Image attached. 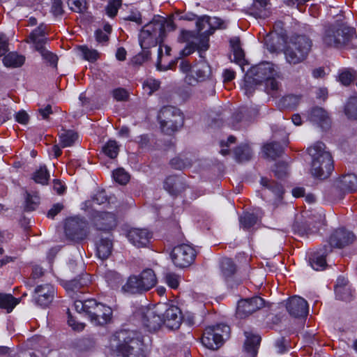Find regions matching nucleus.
Wrapping results in <instances>:
<instances>
[{"mask_svg":"<svg viewBox=\"0 0 357 357\" xmlns=\"http://www.w3.org/2000/svg\"><path fill=\"white\" fill-rule=\"evenodd\" d=\"M174 29L175 25L172 20L160 16L153 18L140 31L139 40L143 52L136 56V59L138 61L142 58V61L147 60L150 56V52L148 50L159 44L158 59L160 60L162 55V43L166 37V31Z\"/></svg>","mask_w":357,"mask_h":357,"instance_id":"nucleus-1","label":"nucleus"},{"mask_svg":"<svg viewBox=\"0 0 357 357\" xmlns=\"http://www.w3.org/2000/svg\"><path fill=\"white\" fill-rule=\"evenodd\" d=\"M158 119L163 132L172 135L183 124V117L181 111L174 107H162L158 114Z\"/></svg>","mask_w":357,"mask_h":357,"instance_id":"nucleus-2","label":"nucleus"},{"mask_svg":"<svg viewBox=\"0 0 357 357\" xmlns=\"http://www.w3.org/2000/svg\"><path fill=\"white\" fill-rule=\"evenodd\" d=\"M354 35V29L349 26L329 27L326 30L324 42L328 46L340 47L348 44Z\"/></svg>","mask_w":357,"mask_h":357,"instance_id":"nucleus-3","label":"nucleus"},{"mask_svg":"<svg viewBox=\"0 0 357 357\" xmlns=\"http://www.w3.org/2000/svg\"><path fill=\"white\" fill-rule=\"evenodd\" d=\"M229 333L230 328L225 324L207 327L204 331L202 342L208 349H218L222 346L224 337H228Z\"/></svg>","mask_w":357,"mask_h":357,"instance_id":"nucleus-4","label":"nucleus"},{"mask_svg":"<svg viewBox=\"0 0 357 357\" xmlns=\"http://www.w3.org/2000/svg\"><path fill=\"white\" fill-rule=\"evenodd\" d=\"M196 252L189 245L181 244L174 248L171 257L174 265L183 268L190 266L195 259Z\"/></svg>","mask_w":357,"mask_h":357,"instance_id":"nucleus-5","label":"nucleus"},{"mask_svg":"<svg viewBox=\"0 0 357 357\" xmlns=\"http://www.w3.org/2000/svg\"><path fill=\"white\" fill-rule=\"evenodd\" d=\"M143 344L138 338L128 335L117 349L116 357H144Z\"/></svg>","mask_w":357,"mask_h":357,"instance_id":"nucleus-6","label":"nucleus"},{"mask_svg":"<svg viewBox=\"0 0 357 357\" xmlns=\"http://www.w3.org/2000/svg\"><path fill=\"white\" fill-rule=\"evenodd\" d=\"M65 234L70 240H82L88 235L87 223L78 218L67 219L65 224Z\"/></svg>","mask_w":357,"mask_h":357,"instance_id":"nucleus-7","label":"nucleus"},{"mask_svg":"<svg viewBox=\"0 0 357 357\" xmlns=\"http://www.w3.org/2000/svg\"><path fill=\"white\" fill-rule=\"evenodd\" d=\"M164 307L157 305L152 308H148L143 312L142 323L149 331H156L163 324L161 315Z\"/></svg>","mask_w":357,"mask_h":357,"instance_id":"nucleus-8","label":"nucleus"},{"mask_svg":"<svg viewBox=\"0 0 357 357\" xmlns=\"http://www.w3.org/2000/svg\"><path fill=\"white\" fill-rule=\"evenodd\" d=\"M264 306V301L259 296L241 300L238 303L236 316L240 319L245 318Z\"/></svg>","mask_w":357,"mask_h":357,"instance_id":"nucleus-9","label":"nucleus"},{"mask_svg":"<svg viewBox=\"0 0 357 357\" xmlns=\"http://www.w3.org/2000/svg\"><path fill=\"white\" fill-rule=\"evenodd\" d=\"M307 153L311 157L312 166L314 169L319 168V160L323 159V162H325V167H330L331 164V153L326 150V146L324 143L318 142L307 149Z\"/></svg>","mask_w":357,"mask_h":357,"instance_id":"nucleus-10","label":"nucleus"},{"mask_svg":"<svg viewBox=\"0 0 357 357\" xmlns=\"http://www.w3.org/2000/svg\"><path fill=\"white\" fill-rule=\"evenodd\" d=\"M160 306L164 307V311L162 314L164 317L163 324L170 329H178L182 322V313L180 309L175 305H169L167 304H162Z\"/></svg>","mask_w":357,"mask_h":357,"instance_id":"nucleus-11","label":"nucleus"},{"mask_svg":"<svg viewBox=\"0 0 357 357\" xmlns=\"http://www.w3.org/2000/svg\"><path fill=\"white\" fill-rule=\"evenodd\" d=\"M55 289L50 284L38 285L34 289L33 300L41 307H47L53 301Z\"/></svg>","mask_w":357,"mask_h":357,"instance_id":"nucleus-12","label":"nucleus"},{"mask_svg":"<svg viewBox=\"0 0 357 357\" xmlns=\"http://www.w3.org/2000/svg\"><path fill=\"white\" fill-rule=\"evenodd\" d=\"M248 73L261 84L268 78H273L277 74L273 64L268 62H263L252 67Z\"/></svg>","mask_w":357,"mask_h":357,"instance_id":"nucleus-13","label":"nucleus"},{"mask_svg":"<svg viewBox=\"0 0 357 357\" xmlns=\"http://www.w3.org/2000/svg\"><path fill=\"white\" fill-rule=\"evenodd\" d=\"M286 308L289 314L295 318L305 317L308 313L307 303L300 296L291 297L287 302Z\"/></svg>","mask_w":357,"mask_h":357,"instance_id":"nucleus-14","label":"nucleus"},{"mask_svg":"<svg viewBox=\"0 0 357 357\" xmlns=\"http://www.w3.org/2000/svg\"><path fill=\"white\" fill-rule=\"evenodd\" d=\"M94 226L98 230L108 231L116 225L115 215L108 212H98L93 218Z\"/></svg>","mask_w":357,"mask_h":357,"instance_id":"nucleus-15","label":"nucleus"},{"mask_svg":"<svg viewBox=\"0 0 357 357\" xmlns=\"http://www.w3.org/2000/svg\"><path fill=\"white\" fill-rule=\"evenodd\" d=\"M355 235L344 229H339L331 236L329 243L332 247L342 248L355 241Z\"/></svg>","mask_w":357,"mask_h":357,"instance_id":"nucleus-16","label":"nucleus"},{"mask_svg":"<svg viewBox=\"0 0 357 357\" xmlns=\"http://www.w3.org/2000/svg\"><path fill=\"white\" fill-rule=\"evenodd\" d=\"M128 240L136 247L146 246L151 238V234L145 229H131L128 233Z\"/></svg>","mask_w":357,"mask_h":357,"instance_id":"nucleus-17","label":"nucleus"},{"mask_svg":"<svg viewBox=\"0 0 357 357\" xmlns=\"http://www.w3.org/2000/svg\"><path fill=\"white\" fill-rule=\"evenodd\" d=\"M46 35V26L41 24L30 33L26 42L32 43L34 45L36 50L40 52L45 48L44 45L47 42Z\"/></svg>","mask_w":357,"mask_h":357,"instance_id":"nucleus-18","label":"nucleus"},{"mask_svg":"<svg viewBox=\"0 0 357 357\" xmlns=\"http://www.w3.org/2000/svg\"><path fill=\"white\" fill-rule=\"evenodd\" d=\"M269 0H254L250 8V13L255 17L266 18L271 15Z\"/></svg>","mask_w":357,"mask_h":357,"instance_id":"nucleus-19","label":"nucleus"},{"mask_svg":"<svg viewBox=\"0 0 357 357\" xmlns=\"http://www.w3.org/2000/svg\"><path fill=\"white\" fill-rule=\"evenodd\" d=\"M223 24V22L220 19H218L217 17L211 18L208 16H203L197 20L196 25L199 31H201L203 29H204L206 27V26L211 28L213 29L212 31H206V36H208L209 35L213 33V31L215 29L225 28Z\"/></svg>","mask_w":357,"mask_h":357,"instance_id":"nucleus-20","label":"nucleus"},{"mask_svg":"<svg viewBox=\"0 0 357 357\" xmlns=\"http://www.w3.org/2000/svg\"><path fill=\"white\" fill-rule=\"evenodd\" d=\"M288 45L296 47L306 59L311 50L312 41L305 36H296L291 38Z\"/></svg>","mask_w":357,"mask_h":357,"instance_id":"nucleus-21","label":"nucleus"},{"mask_svg":"<svg viewBox=\"0 0 357 357\" xmlns=\"http://www.w3.org/2000/svg\"><path fill=\"white\" fill-rule=\"evenodd\" d=\"M138 278L144 291L153 288L157 282L155 274L152 269L147 268L144 270Z\"/></svg>","mask_w":357,"mask_h":357,"instance_id":"nucleus-22","label":"nucleus"},{"mask_svg":"<svg viewBox=\"0 0 357 357\" xmlns=\"http://www.w3.org/2000/svg\"><path fill=\"white\" fill-rule=\"evenodd\" d=\"M112 250L113 243L108 237L101 238L97 243V255L102 260L107 259L112 255Z\"/></svg>","mask_w":357,"mask_h":357,"instance_id":"nucleus-23","label":"nucleus"},{"mask_svg":"<svg viewBox=\"0 0 357 357\" xmlns=\"http://www.w3.org/2000/svg\"><path fill=\"white\" fill-rule=\"evenodd\" d=\"M337 187L346 192L356 191L357 190V177L354 174L344 175L337 181Z\"/></svg>","mask_w":357,"mask_h":357,"instance_id":"nucleus-24","label":"nucleus"},{"mask_svg":"<svg viewBox=\"0 0 357 357\" xmlns=\"http://www.w3.org/2000/svg\"><path fill=\"white\" fill-rule=\"evenodd\" d=\"M322 161V158L319 160V167L317 169H314V167L311 165L310 172L314 177L319 179H326L330 176L332 171L333 170V161L332 156L331 155V164L329 165L330 167H327V169L325 167V162L324 163Z\"/></svg>","mask_w":357,"mask_h":357,"instance_id":"nucleus-25","label":"nucleus"},{"mask_svg":"<svg viewBox=\"0 0 357 357\" xmlns=\"http://www.w3.org/2000/svg\"><path fill=\"white\" fill-rule=\"evenodd\" d=\"M99 307L100 308V312H96L94 316L91 317L90 319L91 321L96 325H105L110 321L112 311L109 307L105 306V305Z\"/></svg>","mask_w":357,"mask_h":357,"instance_id":"nucleus-26","label":"nucleus"},{"mask_svg":"<svg viewBox=\"0 0 357 357\" xmlns=\"http://www.w3.org/2000/svg\"><path fill=\"white\" fill-rule=\"evenodd\" d=\"M245 335L246 336L245 349L252 357H255L261 337L259 335H253L248 332H245Z\"/></svg>","mask_w":357,"mask_h":357,"instance_id":"nucleus-27","label":"nucleus"},{"mask_svg":"<svg viewBox=\"0 0 357 357\" xmlns=\"http://www.w3.org/2000/svg\"><path fill=\"white\" fill-rule=\"evenodd\" d=\"M123 291L129 294H137L144 291L138 276L132 275L122 287Z\"/></svg>","mask_w":357,"mask_h":357,"instance_id":"nucleus-28","label":"nucleus"},{"mask_svg":"<svg viewBox=\"0 0 357 357\" xmlns=\"http://www.w3.org/2000/svg\"><path fill=\"white\" fill-rule=\"evenodd\" d=\"M230 45L234 54V61L243 66L245 63V54L241 47L240 39L236 37L231 38Z\"/></svg>","mask_w":357,"mask_h":357,"instance_id":"nucleus-29","label":"nucleus"},{"mask_svg":"<svg viewBox=\"0 0 357 357\" xmlns=\"http://www.w3.org/2000/svg\"><path fill=\"white\" fill-rule=\"evenodd\" d=\"M310 121L319 123L321 127H324V124L328 125L329 118L327 112L321 107H315L312 109L310 116Z\"/></svg>","mask_w":357,"mask_h":357,"instance_id":"nucleus-30","label":"nucleus"},{"mask_svg":"<svg viewBox=\"0 0 357 357\" xmlns=\"http://www.w3.org/2000/svg\"><path fill=\"white\" fill-rule=\"evenodd\" d=\"M284 54L286 60L290 64H298L305 59L301 50L297 49L296 47L288 45L285 50Z\"/></svg>","mask_w":357,"mask_h":357,"instance_id":"nucleus-31","label":"nucleus"},{"mask_svg":"<svg viewBox=\"0 0 357 357\" xmlns=\"http://www.w3.org/2000/svg\"><path fill=\"white\" fill-rule=\"evenodd\" d=\"M220 272L222 277L227 280L231 278L236 272L237 267L234 261L229 258L222 259L220 265Z\"/></svg>","mask_w":357,"mask_h":357,"instance_id":"nucleus-32","label":"nucleus"},{"mask_svg":"<svg viewBox=\"0 0 357 357\" xmlns=\"http://www.w3.org/2000/svg\"><path fill=\"white\" fill-rule=\"evenodd\" d=\"M196 81H204L211 75V68L205 61H201L194 66Z\"/></svg>","mask_w":357,"mask_h":357,"instance_id":"nucleus-33","label":"nucleus"},{"mask_svg":"<svg viewBox=\"0 0 357 357\" xmlns=\"http://www.w3.org/2000/svg\"><path fill=\"white\" fill-rule=\"evenodd\" d=\"M165 188L173 195H176L183 190L182 182L174 176L168 177L165 182Z\"/></svg>","mask_w":357,"mask_h":357,"instance_id":"nucleus-34","label":"nucleus"},{"mask_svg":"<svg viewBox=\"0 0 357 357\" xmlns=\"http://www.w3.org/2000/svg\"><path fill=\"white\" fill-rule=\"evenodd\" d=\"M89 280L87 278H80L79 280H73L65 283L64 287L69 294L77 291H82V289L87 286Z\"/></svg>","mask_w":357,"mask_h":357,"instance_id":"nucleus-35","label":"nucleus"},{"mask_svg":"<svg viewBox=\"0 0 357 357\" xmlns=\"http://www.w3.org/2000/svg\"><path fill=\"white\" fill-rule=\"evenodd\" d=\"M265 44L271 52H275L280 48L282 45V38L277 33L268 34L264 38Z\"/></svg>","mask_w":357,"mask_h":357,"instance_id":"nucleus-36","label":"nucleus"},{"mask_svg":"<svg viewBox=\"0 0 357 357\" xmlns=\"http://www.w3.org/2000/svg\"><path fill=\"white\" fill-rule=\"evenodd\" d=\"M24 57L15 52H10L3 59L4 65L7 67L17 68L24 62Z\"/></svg>","mask_w":357,"mask_h":357,"instance_id":"nucleus-37","label":"nucleus"},{"mask_svg":"<svg viewBox=\"0 0 357 357\" xmlns=\"http://www.w3.org/2000/svg\"><path fill=\"white\" fill-rule=\"evenodd\" d=\"M263 151L267 158L275 159L281 155L283 149L278 143L273 142L264 145Z\"/></svg>","mask_w":357,"mask_h":357,"instance_id":"nucleus-38","label":"nucleus"},{"mask_svg":"<svg viewBox=\"0 0 357 357\" xmlns=\"http://www.w3.org/2000/svg\"><path fill=\"white\" fill-rule=\"evenodd\" d=\"M18 303L17 299L11 294H0V307L10 312Z\"/></svg>","mask_w":357,"mask_h":357,"instance_id":"nucleus-39","label":"nucleus"},{"mask_svg":"<svg viewBox=\"0 0 357 357\" xmlns=\"http://www.w3.org/2000/svg\"><path fill=\"white\" fill-rule=\"evenodd\" d=\"M261 184L271 190L278 199H282L283 189L281 185L266 178H262L261 179Z\"/></svg>","mask_w":357,"mask_h":357,"instance_id":"nucleus-40","label":"nucleus"},{"mask_svg":"<svg viewBox=\"0 0 357 357\" xmlns=\"http://www.w3.org/2000/svg\"><path fill=\"white\" fill-rule=\"evenodd\" d=\"M78 135L73 130H63L60 135V142L62 147L72 146L77 139Z\"/></svg>","mask_w":357,"mask_h":357,"instance_id":"nucleus-41","label":"nucleus"},{"mask_svg":"<svg viewBox=\"0 0 357 357\" xmlns=\"http://www.w3.org/2000/svg\"><path fill=\"white\" fill-rule=\"evenodd\" d=\"M234 155L237 161L245 162L251 158L252 151L248 145H242L234 150Z\"/></svg>","mask_w":357,"mask_h":357,"instance_id":"nucleus-42","label":"nucleus"},{"mask_svg":"<svg viewBox=\"0 0 357 357\" xmlns=\"http://www.w3.org/2000/svg\"><path fill=\"white\" fill-rule=\"evenodd\" d=\"M33 181L42 185H45L50 179V174L45 166L40 167L32 176Z\"/></svg>","mask_w":357,"mask_h":357,"instance_id":"nucleus-43","label":"nucleus"},{"mask_svg":"<svg viewBox=\"0 0 357 357\" xmlns=\"http://www.w3.org/2000/svg\"><path fill=\"white\" fill-rule=\"evenodd\" d=\"M342 283L340 284V280L335 287V293L337 296L343 301H348L351 297V291L346 287V282L342 280Z\"/></svg>","mask_w":357,"mask_h":357,"instance_id":"nucleus-44","label":"nucleus"},{"mask_svg":"<svg viewBox=\"0 0 357 357\" xmlns=\"http://www.w3.org/2000/svg\"><path fill=\"white\" fill-rule=\"evenodd\" d=\"M245 84L244 89L245 91V94L248 96H251L256 89L257 86L260 85L261 84L252 77V75H249L248 73L245 76Z\"/></svg>","mask_w":357,"mask_h":357,"instance_id":"nucleus-45","label":"nucleus"},{"mask_svg":"<svg viewBox=\"0 0 357 357\" xmlns=\"http://www.w3.org/2000/svg\"><path fill=\"white\" fill-rule=\"evenodd\" d=\"M119 148L117 142L109 140L103 147V153L110 158H115L119 154Z\"/></svg>","mask_w":357,"mask_h":357,"instance_id":"nucleus-46","label":"nucleus"},{"mask_svg":"<svg viewBox=\"0 0 357 357\" xmlns=\"http://www.w3.org/2000/svg\"><path fill=\"white\" fill-rule=\"evenodd\" d=\"M344 110L349 119H357V97H352L349 100Z\"/></svg>","mask_w":357,"mask_h":357,"instance_id":"nucleus-47","label":"nucleus"},{"mask_svg":"<svg viewBox=\"0 0 357 357\" xmlns=\"http://www.w3.org/2000/svg\"><path fill=\"white\" fill-rule=\"evenodd\" d=\"M258 221V218L253 213H245L240 218V222L244 229H248L254 226Z\"/></svg>","mask_w":357,"mask_h":357,"instance_id":"nucleus-48","label":"nucleus"},{"mask_svg":"<svg viewBox=\"0 0 357 357\" xmlns=\"http://www.w3.org/2000/svg\"><path fill=\"white\" fill-rule=\"evenodd\" d=\"M40 203V197L36 193L33 195L26 192V200H25V209L26 211H33Z\"/></svg>","mask_w":357,"mask_h":357,"instance_id":"nucleus-49","label":"nucleus"},{"mask_svg":"<svg viewBox=\"0 0 357 357\" xmlns=\"http://www.w3.org/2000/svg\"><path fill=\"white\" fill-rule=\"evenodd\" d=\"M113 178L119 184L126 185L130 180V175L124 169L119 168L114 171Z\"/></svg>","mask_w":357,"mask_h":357,"instance_id":"nucleus-50","label":"nucleus"},{"mask_svg":"<svg viewBox=\"0 0 357 357\" xmlns=\"http://www.w3.org/2000/svg\"><path fill=\"white\" fill-rule=\"evenodd\" d=\"M171 166L176 169H183L191 166L192 163L188 158H181V157H176L171 160Z\"/></svg>","mask_w":357,"mask_h":357,"instance_id":"nucleus-51","label":"nucleus"},{"mask_svg":"<svg viewBox=\"0 0 357 357\" xmlns=\"http://www.w3.org/2000/svg\"><path fill=\"white\" fill-rule=\"evenodd\" d=\"M103 305V304L97 303L96 301L93 299L86 300V310H85V312L91 318L94 316L96 312H100V308L99 307Z\"/></svg>","mask_w":357,"mask_h":357,"instance_id":"nucleus-52","label":"nucleus"},{"mask_svg":"<svg viewBox=\"0 0 357 357\" xmlns=\"http://www.w3.org/2000/svg\"><path fill=\"white\" fill-rule=\"evenodd\" d=\"M356 77V73L355 71L351 70H345L340 73L339 79L342 84L347 86L354 81Z\"/></svg>","mask_w":357,"mask_h":357,"instance_id":"nucleus-53","label":"nucleus"},{"mask_svg":"<svg viewBox=\"0 0 357 357\" xmlns=\"http://www.w3.org/2000/svg\"><path fill=\"white\" fill-rule=\"evenodd\" d=\"M264 83L267 93L273 96H276L279 90V84L275 79V76H273V78H268Z\"/></svg>","mask_w":357,"mask_h":357,"instance_id":"nucleus-54","label":"nucleus"},{"mask_svg":"<svg viewBox=\"0 0 357 357\" xmlns=\"http://www.w3.org/2000/svg\"><path fill=\"white\" fill-rule=\"evenodd\" d=\"M82 53L84 58L91 62H93L97 60L99 56L98 52L95 50H90L86 46H82L79 47Z\"/></svg>","mask_w":357,"mask_h":357,"instance_id":"nucleus-55","label":"nucleus"},{"mask_svg":"<svg viewBox=\"0 0 357 357\" xmlns=\"http://www.w3.org/2000/svg\"><path fill=\"white\" fill-rule=\"evenodd\" d=\"M122 0H109L106 7V13L109 17H114L121 7Z\"/></svg>","mask_w":357,"mask_h":357,"instance_id":"nucleus-56","label":"nucleus"},{"mask_svg":"<svg viewBox=\"0 0 357 357\" xmlns=\"http://www.w3.org/2000/svg\"><path fill=\"white\" fill-rule=\"evenodd\" d=\"M310 264L312 267L316 271L323 269L326 266L325 257L324 255L317 256L314 255L310 259Z\"/></svg>","mask_w":357,"mask_h":357,"instance_id":"nucleus-57","label":"nucleus"},{"mask_svg":"<svg viewBox=\"0 0 357 357\" xmlns=\"http://www.w3.org/2000/svg\"><path fill=\"white\" fill-rule=\"evenodd\" d=\"M274 347L276 353L283 354L288 349L289 340L284 337H280L275 340Z\"/></svg>","mask_w":357,"mask_h":357,"instance_id":"nucleus-58","label":"nucleus"},{"mask_svg":"<svg viewBox=\"0 0 357 357\" xmlns=\"http://www.w3.org/2000/svg\"><path fill=\"white\" fill-rule=\"evenodd\" d=\"M43 58L47 61L51 66L56 68L58 57L56 54L47 50L45 48L39 52Z\"/></svg>","mask_w":357,"mask_h":357,"instance_id":"nucleus-59","label":"nucleus"},{"mask_svg":"<svg viewBox=\"0 0 357 357\" xmlns=\"http://www.w3.org/2000/svg\"><path fill=\"white\" fill-rule=\"evenodd\" d=\"M178 278V275L175 273H168L165 275V280L170 287L176 289L179 284Z\"/></svg>","mask_w":357,"mask_h":357,"instance_id":"nucleus-60","label":"nucleus"},{"mask_svg":"<svg viewBox=\"0 0 357 357\" xmlns=\"http://www.w3.org/2000/svg\"><path fill=\"white\" fill-rule=\"evenodd\" d=\"M70 9L77 13L83 12L85 8L83 0H68Z\"/></svg>","mask_w":357,"mask_h":357,"instance_id":"nucleus-61","label":"nucleus"},{"mask_svg":"<svg viewBox=\"0 0 357 357\" xmlns=\"http://www.w3.org/2000/svg\"><path fill=\"white\" fill-rule=\"evenodd\" d=\"M112 94L114 99L117 101H126L128 98V93L122 88L114 89Z\"/></svg>","mask_w":357,"mask_h":357,"instance_id":"nucleus-62","label":"nucleus"},{"mask_svg":"<svg viewBox=\"0 0 357 357\" xmlns=\"http://www.w3.org/2000/svg\"><path fill=\"white\" fill-rule=\"evenodd\" d=\"M52 13L54 16L61 15L63 13L61 0H54L52 6Z\"/></svg>","mask_w":357,"mask_h":357,"instance_id":"nucleus-63","label":"nucleus"},{"mask_svg":"<svg viewBox=\"0 0 357 357\" xmlns=\"http://www.w3.org/2000/svg\"><path fill=\"white\" fill-rule=\"evenodd\" d=\"M15 120L22 124H27L29 121V114L24 111L21 110L15 114Z\"/></svg>","mask_w":357,"mask_h":357,"instance_id":"nucleus-64","label":"nucleus"}]
</instances>
